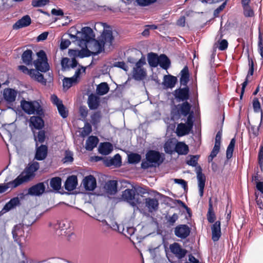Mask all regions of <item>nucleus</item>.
<instances>
[{"instance_id": "55", "label": "nucleus", "mask_w": 263, "mask_h": 263, "mask_svg": "<svg viewBox=\"0 0 263 263\" xmlns=\"http://www.w3.org/2000/svg\"><path fill=\"white\" fill-rule=\"evenodd\" d=\"M243 8V14L247 17H251L254 16V12L250 6Z\"/></svg>"}, {"instance_id": "16", "label": "nucleus", "mask_w": 263, "mask_h": 263, "mask_svg": "<svg viewBox=\"0 0 263 263\" xmlns=\"http://www.w3.org/2000/svg\"><path fill=\"white\" fill-rule=\"evenodd\" d=\"M191 232V228L185 224L177 226L174 229V234L178 238L182 239L186 238Z\"/></svg>"}, {"instance_id": "42", "label": "nucleus", "mask_w": 263, "mask_h": 263, "mask_svg": "<svg viewBox=\"0 0 263 263\" xmlns=\"http://www.w3.org/2000/svg\"><path fill=\"white\" fill-rule=\"evenodd\" d=\"M236 140L235 138H232L226 150V157L228 160L231 159L233 156V153L235 148Z\"/></svg>"}, {"instance_id": "20", "label": "nucleus", "mask_w": 263, "mask_h": 263, "mask_svg": "<svg viewBox=\"0 0 263 263\" xmlns=\"http://www.w3.org/2000/svg\"><path fill=\"white\" fill-rule=\"evenodd\" d=\"M178 82L176 77L171 74L164 75L162 85L164 89L173 88Z\"/></svg>"}, {"instance_id": "37", "label": "nucleus", "mask_w": 263, "mask_h": 263, "mask_svg": "<svg viewBox=\"0 0 263 263\" xmlns=\"http://www.w3.org/2000/svg\"><path fill=\"white\" fill-rule=\"evenodd\" d=\"M30 126L40 129L44 126V121L41 117L32 116L30 119Z\"/></svg>"}, {"instance_id": "47", "label": "nucleus", "mask_w": 263, "mask_h": 263, "mask_svg": "<svg viewBox=\"0 0 263 263\" xmlns=\"http://www.w3.org/2000/svg\"><path fill=\"white\" fill-rule=\"evenodd\" d=\"M50 186L54 190L58 191L60 189L61 186V179L59 177L53 178L50 182Z\"/></svg>"}, {"instance_id": "51", "label": "nucleus", "mask_w": 263, "mask_h": 263, "mask_svg": "<svg viewBox=\"0 0 263 263\" xmlns=\"http://www.w3.org/2000/svg\"><path fill=\"white\" fill-rule=\"evenodd\" d=\"M258 51L260 54L261 59H263V37L262 34L260 32L258 35Z\"/></svg>"}, {"instance_id": "6", "label": "nucleus", "mask_w": 263, "mask_h": 263, "mask_svg": "<svg viewBox=\"0 0 263 263\" xmlns=\"http://www.w3.org/2000/svg\"><path fill=\"white\" fill-rule=\"evenodd\" d=\"M254 181L256 189L259 193L255 192V201L258 208L263 210V176L259 174L258 167L255 168V175L252 176V181Z\"/></svg>"}, {"instance_id": "32", "label": "nucleus", "mask_w": 263, "mask_h": 263, "mask_svg": "<svg viewBox=\"0 0 263 263\" xmlns=\"http://www.w3.org/2000/svg\"><path fill=\"white\" fill-rule=\"evenodd\" d=\"M159 65L164 70H167L171 66V62L168 57L165 54L159 55Z\"/></svg>"}, {"instance_id": "46", "label": "nucleus", "mask_w": 263, "mask_h": 263, "mask_svg": "<svg viewBox=\"0 0 263 263\" xmlns=\"http://www.w3.org/2000/svg\"><path fill=\"white\" fill-rule=\"evenodd\" d=\"M109 87L105 82L98 85L97 88V92L100 95H104L108 92Z\"/></svg>"}, {"instance_id": "52", "label": "nucleus", "mask_w": 263, "mask_h": 263, "mask_svg": "<svg viewBox=\"0 0 263 263\" xmlns=\"http://www.w3.org/2000/svg\"><path fill=\"white\" fill-rule=\"evenodd\" d=\"M258 162L261 172L263 171V145H260L258 154Z\"/></svg>"}, {"instance_id": "7", "label": "nucleus", "mask_w": 263, "mask_h": 263, "mask_svg": "<svg viewBox=\"0 0 263 263\" xmlns=\"http://www.w3.org/2000/svg\"><path fill=\"white\" fill-rule=\"evenodd\" d=\"M95 36L91 28L85 27L82 28L81 31H78L76 35H70L71 39L76 38L79 42V45L82 47L86 42H88Z\"/></svg>"}, {"instance_id": "17", "label": "nucleus", "mask_w": 263, "mask_h": 263, "mask_svg": "<svg viewBox=\"0 0 263 263\" xmlns=\"http://www.w3.org/2000/svg\"><path fill=\"white\" fill-rule=\"evenodd\" d=\"M171 252L175 255L179 259L183 258L187 253L185 249L181 247V245L177 242H174L170 246Z\"/></svg>"}, {"instance_id": "53", "label": "nucleus", "mask_w": 263, "mask_h": 263, "mask_svg": "<svg viewBox=\"0 0 263 263\" xmlns=\"http://www.w3.org/2000/svg\"><path fill=\"white\" fill-rule=\"evenodd\" d=\"M262 122V116H261V118L260 119V122L259 123V125L257 128L255 127V125H251L250 127V131L252 133L253 138L256 137L259 135V130L260 127L261 126V123Z\"/></svg>"}, {"instance_id": "48", "label": "nucleus", "mask_w": 263, "mask_h": 263, "mask_svg": "<svg viewBox=\"0 0 263 263\" xmlns=\"http://www.w3.org/2000/svg\"><path fill=\"white\" fill-rule=\"evenodd\" d=\"M196 167L197 181H206V177L202 173V168L200 165L197 164Z\"/></svg>"}, {"instance_id": "50", "label": "nucleus", "mask_w": 263, "mask_h": 263, "mask_svg": "<svg viewBox=\"0 0 263 263\" xmlns=\"http://www.w3.org/2000/svg\"><path fill=\"white\" fill-rule=\"evenodd\" d=\"M253 107L255 112H261V116H263L262 110L261 108L260 103L257 98H254L253 100Z\"/></svg>"}, {"instance_id": "58", "label": "nucleus", "mask_w": 263, "mask_h": 263, "mask_svg": "<svg viewBox=\"0 0 263 263\" xmlns=\"http://www.w3.org/2000/svg\"><path fill=\"white\" fill-rule=\"evenodd\" d=\"M92 129L91 125L87 123L85 124L84 127L81 131V135L83 137L88 135L91 132Z\"/></svg>"}, {"instance_id": "64", "label": "nucleus", "mask_w": 263, "mask_h": 263, "mask_svg": "<svg viewBox=\"0 0 263 263\" xmlns=\"http://www.w3.org/2000/svg\"><path fill=\"white\" fill-rule=\"evenodd\" d=\"M45 138V132L43 130L39 132L38 134L36 136L34 135V139L37 142L42 143L44 141Z\"/></svg>"}, {"instance_id": "23", "label": "nucleus", "mask_w": 263, "mask_h": 263, "mask_svg": "<svg viewBox=\"0 0 263 263\" xmlns=\"http://www.w3.org/2000/svg\"><path fill=\"white\" fill-rule=\"evenodd\" d=\"M83 184L86 190L93 191L97 185L96 180L93 176L89 175L84 178Z\"/></svg>"}, {"instance_id": "12", "label": "nucleus", "mask_w": 263, "mask_h": 263, "mask_svg": "<svg viewBox=\"0 0 263 263\" xmlns=\"http://www.w3.org/2000/svg\"><path fill=\"white\" fill-rule=\"evenodd\" d=\"M99 40L102 44L104 50H110L112 46L114 41L112 31L110 30H104Z\"/></svg>"}, {"instance_id": "27", "label": "nucleus", "mask_w": 263, "mask_h": 263, "mask_svg": "<svg viewBox=\"0 0 263 263\" xmlns=\"http://www.w3.org/2000/svg\"><path fill=\"white\" fill-rule=\"evenodd\" d=\"M31 23V18L29 15H25L17 21L13 26L14 29H18L29 25Z\"/></svg>"}, {"instance_id": "13", "label": "nucleus", "mask_w": 263, "mask_h": 263, "mask_svg": "<svg viewBox=\"0 0 263 263\" xmlns=\"http://www.w3.org/2000/svg\"><path fill=\"white\" fill-rule=\"evenodd\" d=\"M37 59L35 60L33 64L37 70L46 72L49 70V65L47 63V58L45 52L43 50L37 53Z\"/></svg>"}, {"instance_id": "54", "label": "nucleus", "mask_w": 263, "mask_h": 263, "mask_svg": "<svg viewBox=\"0 0 263 263\" xmlns=\"http://www.w3.org/2000/svg\"><path fill=\"white\" fill-rule=\"evenodd\" d=\"M156 2L157 0H136L137 5L141 7L148 6Z\"/></svg>"}, {"instance_id": "31", "label": "nucleus", "mask_w": 263, "mask_h": 263, "mask_svg": "<svg viewBox=\"0 0 263 263\" xmlns=\"http://www.w3.org/2000/svg\"><path fill=\"white\" fill-rule=\"evenodd\" d=\"M146 71L145 69H133V79L137 81H141L145 78Z\"/></svg>"}, {"instance_id": "28", "label": "nucleus", "mask_w": 263, "mask_h": 263, "mask_svg": "<svg viewBox=\"0 0 263 263\" xmlns=\"http://www.w3.org/2000/svg\"><path fill=\"white\" fill-rule=\"evenodd\" d=\"M189 152L187 145L184 142H177L175 145V151L179 155H185Z\"/></svg>"}, {"instance_id": "39", "label": "nucleus", "mask_w": 263, "mask_h": 263, "mask_svg": "<svg viewBox=\"0 0 263 263\" xmlns=\"http://www.w3.org/2000/svg\"><path fill=\"white\" fill-rule=\"evenodd\" d=\"M176 144V143L173 141L171 139L167 140L164 145L165 152L170 155L173 154L175 151Z\"/></svg>"}, {"instance_id": "45", "label": "nucleus", "mask_w": 263, "mask_h": 263, "mask_svg": "<svg viewBox=\"0 0 263 263\" xmlns=\"http://www.w3.org/2000/svg\"><path fill=\"white\" fill-rule=\"evenodd\" d=\"M12 233L13 238L14 239L15 241H17V237L22 236L24 233V231L23 230V226H22L21 224H18L15 226L14 227V229L12 230Z\"/></svg>"}, {"instance_id": "43", "label": "nucleus", "mask_w": 263, "mask_h": 263, "mask_svg": "<svg viewBox=\"0 0 263 263\" xmlns=\"http://www.w3.org/2000/svg\"><path fill=\"white\" fill-rule=\"evenodd\" d=\"M121 164V156L119 154H116L113 158L107 160L106 165L108 166H115L116 167L120 166Z\"/></svg>"}, {"instance_id": "18", "label": "nucleus", "mask_w": 263, "mask_h": 263, "mask_svg": "<svg viewBox=\"0 0 263 263\" xmlns=\"http://www.w3.org/2000/svg\"><path fill=\"white\" fill-rule=\"evenodd\" d=\"M51 100L52 102L56 105L60 115L63 118H66L68 116V111L62 104V101L55 95L51 96Z\"/></svg>"}, {"instance_id": "62", "label": "nucleus", "mask_w": 263, "mask_h": 263, "mask_svg": "<svg viewBox=\"0 0 263 263\" xmlns=\"http://www.w3.org/2000/svg\"><path fill=\"white\" fill-rule=\"evenodd\" d=\"M174 182L178 184H179L185 191L187 190V182L182 179H174Z\"/></svg>"}, {"instance_id": "60", "label": "nucleus", "mask_w": 263, "mask_h": 263, "mask_svg": "<svg viewBox=\"0 0 263 263\" xmlns=\"http://www.w3.org/2000/svg\"><path fill=\"white\" fill-rule=\"evenodd\" d=\"M227 2L228 0H226L222 3L221 5H220L218 8H217L214 11L213 15L215 17H218L219 13L224 9L227 5Z\"/></svg>"}, {"instance_id": "15", "label": "nucleus", "mask_w": 263, "mask_h": 263, "mask_svg": "<svg viewBox=\"0 0 263 263\" xmlns=\"http://www.w3.org/2000/svg\"><path fill=\"white\" fill-rule=\"evenodd\" d=\"M143 202V206L139 207V206H137V209L141 213L145 208H147L148 211L151 213L153 211H157L158 209L159 202L158 199L156 198L147 197L144 199Z\"/></svg>"}, {"instance_id": "33", "label": "nucleus", "mask_w": 263, "mask_h": 263, "mask_svg": "<svg viewBox=\"0 0 263 263\" xmlns=\"http://www.w3.org/2000/svg\"><path fill=\"white\" fill-rule=\"evenodd\" d=\"M206 216L208 221L209 223H212L214 222L216 219V215L214 211L213 202L211 197H210L209 199V208Z\"/></svg>"}, {"instance_id": "22", "label": "nucleus", "mask_w": 263, "mask_h": 263, "mask_svg": "<svg viewBox=\"0 0 263 263\" xmlns=\"http://www.w3.org/2000/svg\"><path fill=\"white\" fill-rule=\"evenodd\" d=\"M17 91L12 88H6L3 91L4 100L8 103H12L15 101Z\"/></svg>"}, {"instance_id": "24", "label": "nucleus", "mask_w": 263, "mask_h": 263, "mask_svg": "<svg viewBox=\"0 0 263 263\" xmlns=\"http://www.w3.org/2000/svg\"><path fill=\"white\" fill-rule=\"evenodd\" d=\"M45 190V186L43 183H39L29 189L28 193L31 195L39 196L42 194Z\"/></svg>"}, {"instance_id": "9", "label": "nucleus", "mask_w": 263, "mask_h": 263, "mask_svg": "<svg viewBox=\"0 0 263 263\" xmlns=\"http://www.w3.org/2000/svg\"><path fill=\"white\" fill-rule=\"evenodd\" d=\"M53 229L56 235L58 236L67 235V237H69L73 235V233L71 232V223L67 220L57 221L54 224Z\"/></svg>"}, {"instance_id": "21", "label": "nucleus", "mask_w": 263, "mask_h": 263, "mask_svg": "<svg viewBox=\"0 0 263 263\" xmlns=\"http://www.w3.org/2000/svg\"><path fill=\"white\" fill-rule=\"evenodd\" d=\"M81 70H82L83 72H85V69L82 68V69L77 70L74 75L71 78H65L63 80V85L64 88H66L67 89L69 88L73 84H74L77 82L78 78L81 73Z\"/></svg>"}, {"instance_id": "35", "label": "nucleus", "mask_w": 263, "mask_h": 263, "mask_svg": "<svg viewBox=\"0 0 263 263\" xmlns=\"http://www.w3.org/2000/svg\"><path fill=\"white\" fill-rule=\"evenodd\" d=\"M100 103V98L95 95H91L88 99V106L91 109H97Z\"/></svg>"}, {"instance_id": "29", "label": "nucleus", "mask_w": 263, "mask_h": 263, "mask_svg": "<svg viewBox=\"0 0 263 263\" xmlns=\"http://www.w3.org/2000/svg\"><path fill=\"white\" fill-rule=\"evenodd\" d=\"M77 184V177L76 176L72 175L67 179L65 183V187L66 190L71 191L76 189Z\"/></svg>"}, {"instance_id": "2", "label": "nucleus", "mask_w": 263, "mask_h": 263, "mask_svg": "<svg viewBox=\"0 0 263 263\" xmlns=\"http://www.w3.org/2000/svg\"><path fill=\"white\" fill-rule=\"evenodd\" d=\"M150 192L157 194L160 199H163L164 202H166L167 200L171 201L172 200L170 197L157 191L148 189V187H143L138 186L133 182V207L135 206H139V207L143 206L144 199L147 198L145 195H151Z\"/></svg>"}, {"instance_id": "61", "label": "nucleus", "mask_w": 263, "mask_h": 263, "mask_svg": "<svg viewBox=\"0 0 263 263\" xmlns=\"http://www.w3.org/2000/svg\"><path fill=\"white\" fill-rule=\"evenodd\" d=\"M219 46L218 49L220 51H224L228 48V42L226 39H222L220 41L219 40Z\"/></svg>"}, {"instance_id": "25", "label": "nucleus", "mask_w": 263, "mask_h": 263, "mask_svg": "<svg viewBox=\"0 0 263 263\" xmlns=\"http://www.w3.org/2000/svg\"><path fill=\"white\" fill-rule=\"evenodd\" d=\"M180 75V84L186 87L190 80V72L187 66H185L181 70Z\"/></svg>"}, {"instance_id": "40", "label": "nucleus", "mask_w": 263, "mask_h": 263, "mask_svg": "<svg viewBox=\"0 0 263 263\" xmlns=\"http://www.w3.org/2000/svg\"><path fill=\"white\" fill-rule=\"evenodd\" d=\"M20 199L18 197H14L11 199L8 202H7L4 206L3 211L8 212L10 210L15 208L16 205L19 204Z\"/></svg>"}, {"instance_id": "57", "label": "nucleus", "mask_w": 263, "mask_h": 263, "mask_svg": "<svg viewBox=\"0 0 263 263\" xmlns=\"http://www.w3.org/2000/svg\"><path fill=\"white\" fill-rule=\"evenodd\" d=\"M101 118V115L100 112H95L91 116V122L93 125L98 124Z\"/></svg>"}, {"instance_id": "63", "label": "nucleus", "mask_w": 263, "mask_h": 263, "mask_svg": "<svg viewBox=\"0 0 263 263\" xmlns=\"http://www.w3.org/2000/svg\"><path fill=\"white\" fill-rule=\"evenodd\" d=\"M206 181H197L199 190V194L200 197H202L204 194V187Z\"/></svg>"}, {"instance_id": "4", "label": "nucleus", "mask_w": 263, "mask_h": 263, "mask_svg": "<svg viewBox=\"0 0 263 263\" xmlns=\"http://www.w3.org/2000/svg\"><path fill=\"white\" fill-rule=\"evenodd\" d=\"M164 154L154 149H148L145 154V159L142 160L141 167L144 170L159 167L164 161Z\"/></svg>"}, {"instance_id": "8", "label": "nucleus", "mask_w": 263, "mask_h": 263, "mask_svg": "<svg viewBox=\"0 0 263 263\" xmlns=\"http://www.w3.org/2000/svg\"><path fill=\"white\" fill-rule=\"evenodd\" d=\"M21 106L23 110L29 115H42L43 114L42 108L37 101L22 100L21 102Z\"/></svg>"}, {"instance_id": "36", "label": "nucleus", "mask_w": 263, "mask_h": 263, "mask_svg": "<svg viewBox=\"0 0 263 263\" xmlns=\"http://www.w3.org/2000/svg\"><path fill=\"white\" fill-rule=\"evenodd\" d=\"M113 149V146L109 142L101 143L99 147L100 153L103 155H108Z\"/></svg>"}, {"instance_id": "59", "label": "nucleus", "mask_w": 263, "mask_h": 263, "mask_svg": "<svg viewBox=\"0 0 263 263\" xmlns=\"http://www.w3.org/2000/svg\"><path fill=\"white\" fill-rule=\"evenodd\" d=\"M141 53L142 54L141 58L136 63L135 67H134L133 68L144 69L142 68V66L146 64L145 58L141 52Z\"/></svg>"}, {"instance_id": "49", "label": "nucleus", "mask_w": 263, "mask_h": 263, "mask_svg": "<svg viewBox=\"0 0 263 263\" xmlns=\"http://www.w3.org/2000/svg\"><path fill=\"white\" fill-rule=\"evenodd\" d=\"M190 158L189 160L186 161V163L191 166H196L198 164V160L199 156L197 155H190Z\"/></svg>"}, {"instance_id": "5", "label": "nucleus", "mask_w": 263, "mask_h": 263, "mask_svg": "<svg viewBox=\"0 0 263 263\" xmlns=\"http://www.w3.org/2000/svg\"><path fill=\"white\" fill-rule=\"evenodd\" d=\"M192 107V105L188 101L175 105L171 111V119L173 121L178 120L181 116H183L186 117L187 119L190 118L195 120V114Z\"/></svg>"}, {"instance_id": "26", "label": "nucleus", "mask_w": 263, "mask_h": 263, "mask_svg": "<svg viewBox=\"0 0 263 263\" xmlns=\"http://www.w3.org/2000/svg\"><path fill=\"white\" fill-rule=\"evenodd\" d=\"M147 62L152 68H156L159 65V56L157 53L151 52L147 54Z\"/></svg>"}, {"instance_id": "56", "label": "nucleus", "mask_w": 263, "mask_h": 263, "mask_svg": "<svg viewBox=\"0 0 263 263\" xmlns=\"http://www.w3.org/2000/svg\"><path fill=\"white\" fill-rule=\"evenodd\" d=\"M123 199L126 200L129 204H132V190L130 189L125 190L122 194Z\"/></svg>"}, {"instance_id": "14", "label": "nucleus", "mask_w": 263, "mask_h": 263, "mask_svg": "<svg viewBox=\"0 0 263 263\" xmlns=\"http://www.w3.org/2000/svg\"><path fill=\"white\" fill-rule=\"evenodd\" d=\"M18 68L24 73L29 74L31 78L42 84H46V80L44 78L43 74L40 73L38 71L35 69L29 70L25 66L23 65L19 66Z\"/></svg>"}, {"instance_id": "34", "label": "nucleus", "mask_w": 263, "mask_h": 263, "mask_svg": "<svg viewBox=\"0 0 263 263\" xmlns=\"http://www.w3.org/2000/svg\"><path fill=\"white\" fill-rule=\"evenodd\" d=\"M117 181L110 180L106 183L104 189L108 194L114 195L117 192Z\"/></svg>"}, {"instance_id": "19", "label": "nucleus", "mask_w": 263, "mask_h": 263, "mask_svg": "<svg viewBox=\"0 0 263 263\" xmlns=\"http://www.w3.org/2000/svg\"><path fill=\"white\" fill-rule=\"evenodd\" d=\"M212 239L214 242L217 241L221 236V222L219 220L216 221L211 226Z\"/></svg>"}, {"instance_id": "41", "label": "nucleus", "mask_w": 263, "mask_h": 263, "mask_svg": "<svg viewBox=\"0 0 263 263\" xmlns=\"http://www.w3.org/2000/svg\"><path fill=\"white\" fill-rule=\"evenodd\" d=\"M98 143V139L95 136H90L86 141V148L87 150L91 151L95 147Z\"/></svg>"}, {"instance_id": "38", "label": "nucleus", "mask_w": 263, "mask_h": 263, "mask_svg": "<svg viewBox=\"0 0 263 263\" xmlns=\"http://www.w3.org/2000/svg\"><path fill=\"white\" fill-rule=\"evenodd\" d=\"M47 147L45 145H41L36 148L35 158L38 160H42L47 156Z\"/></svg>"}, {"instance_id": "30", "label": "nucleus", "mask_w": 263, "mask_h": 263, "mask_svg": "<svg viewBox=\"0 0 263 263\" xmlns=\"http://www.w3.org/2000/svg\"><path fill=\"white\" fill-rule=\"evenodd\" d=\"M71 59H70L67 58H64L62 60L61 65L63 68H74L77 65V61L76 60L75 58L76 57H70Z\"/></svg>"}, {"instance_id": "3", "label": "nucleus", "mask_w": 263, "mask_h": 263, "mask_svg": "<svg viewBox=\"0 0 263 263\" xmlns=\"http://www.w3.org/2000/svg\"><path fill=\"white\" fill-rule=\"evenodd\" d=\"M81 50L70 49L68 54L70 57L84 58L92 54H97L104 50L102 45L99 40H96L93 38L88 42H86Z\"/></svg>"}, {"instance_id": "10", "label": "nucleus", "mask_w": 263, "mask_h": 263, "mask_svg": "<svg viewBox=\"0 0 263 263\" xmlns=\"http://www.w3.org/2000/svg\"><path fill=\"white\" fill-rule=\"evenodd\" d=\"M172 94L177 102L188 101L189 100L192 102L190 88L187 86L182 88L180 87L176 89Z\"/></svg>"}, {"instance_id": "11", "label": "nucleus", "mask_w": 263, "mask_h": 263, "mask_svg": "<svg viewBox=\"0 0 263 263\" xmlns=\"http://www.w3.org/2000/svg\"><path fill=\"white\" fill-rule=\"evenodd\" d=\"M194 119H186L185 123H180L178 124L176 133L178 136H183L187 135L190 133H193V128L194 124Z\"/></svg>"}, {"instance_id": "44", "label": "nucleus", "mask_w": 263, "mask_h": 263, "mask_svg": "<svg viewBox=\"0 0 263 263\" xmlns=\"http://www.w3.org/2000/svg\"><path fill=\"white\" fill-rule=\"evenodd\" d=\"M32 51L31 50L25 51L22 56V59L23 62L26 65H29L32 62Z\"/></svg>"}, {"instance_id": "1", "label": "nucleus", "mask_w": 263, "mask_h": 263, "mask_svg": "<svg viewBox=\"0 0 263 263\" xmlns=\"http://www.w3.org/2000/svg\"><path fill=\"white\" fill-rule=\"evenodd\" d=\"M39 168V163L37 162H33L13 181L0 184V194L5 192L9 187L14 188L24 182L30 181L34 177V173Z\"/></svg>"}]
</instances>
